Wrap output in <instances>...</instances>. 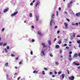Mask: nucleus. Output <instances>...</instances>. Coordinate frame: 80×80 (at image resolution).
<instances>
[{"mask_svg": "<svg viewBox=\"0 0 80 80\" xmlns=\"http://www.w3.org/2000/svg\"><path fill=\"white\" fill-rule=\"evenodd\" d=\"M44 70H46V71L47 70V68H44Z\"/></svg>", "mask_w": 80, "mask_h": 80, "instance_id": "a19ab883", "label": "nucleus"}, {"mask_svg": "<svg viewBox=\"0 0 80 80\" xmlns=\"http://www.w3.org/2000/svg\"><path fill=\"white\" fill-rule=\"evenodd\" d=\"M50 74L51 75L52 74H53V72H50Z\"/></svg>", "mask_w": 80, "mask_h": 80, "instance_id": "864d4df0", "label": "nucleus"}, {"mask_svg": "<svg viewBox=\"0 0 80 80\" xmlns=\"http://www.w3.org/2000/svg\"><path fill=\"white\" fill-rule=\"evenodd\" d=\"M50 25L51 27H52V19L51 21L50 22Z\"/></svg>", "mask_w": 80, "mask_h": 80, "instance_id": "a211bd4d", "label": "nucleus"}, {"mask_svg": "<svg viewBox=\"0 0 80 80\" xmlns=\"http://www.w3.org/2000/svg\"><path fill=\"white\" fill-rule=\"evenodd\" d=\"M38 71H35V70H34L33 71V73H35V74H36V73H38Z\"/></svg>", "mask_w": 80, "mask_h": 80, "instance_id": "ddd939ff", "label": "nucleus"}, {"mask_svg": "<svg viewBox=\"0 0 80 80\" xmlns=\"http://www.w3.org/2000/svg\"><path fill=\"white\" fill-rule=\"evenodd\" d=\"M73 63L75 65H77V66H78V65H80V64L78 63H76L75 62H74Z\"/></svg>", "mask_w": 80, "mask_h": 80, "instance_id": "39448f33", "label": "nucleus"}, {"mask_svg": "<svg viewBox=\"0 0 80 80\" xmlns=\"http://www.w3.org/2000/svg\"><path fill=\"white\" fill-rule=\"evenodd\" d=\"M52 17L53 18L55 17V14H53L52 15Z\"/></svg>", "mask_w": 80, "mask_h": 80, "instance_id": "b1692460", "label": "nucleus"}, {"mask_svg": "<svg viewBox=\"0 0 80 80\" xmlns=\"http://www.w3.org/2000/svg\"><path fill=\"white\" fill-rule=\"evenodd\" d=\"M54 73H55V74H57V72L55 71Z\"/></svg>", "mask_w": 80, "mask_h": 80, "instance_id": "bf43d9fd", "label": "nucleus"}, {"mask_svg": "<svg viewBox=\"0 0 80 80\" xmlns=\"http://www.w3.org/2000/svg\"><path fill=\"white\" fill-rule=\"evenodd\" d=\"M57 28H58V26H55V29H57Z\"/></svg>", "mask_w": 80, "mask_h": 80, "instance_id": "49530a36", "label": "nucleus"}, {"mask_svg": "<svg viewBox=\"0 0 80 80\" xmlns=\"http://www.w3.org/2000/svg\"><path fill=\"white\" fill-rule=\"evenodd\" d=\"M30 54L31 55H33V52L32 51H31L30 52Z\"/></svg>", "mask_w": 80, "mask_h": 80, "instance_id": "58836bf2", "label": "nucleus"}, {"mask_svg": "<svg viewBox=\"0 0 80 80\" xmlns=\"http://www.w3.org/2000/svg\"><path fill=\"white\" fill-rule=\"evenodd\" d=\"M55 47L56 48H59V47H60L59 46V45H57Z\"/></svg>", "mask_w": 80, "mask_h": 80, "instance_id": "2eb2a0df", "label": "nucleus"}, {"mask_svg": "<svg viewBox=\"0 0 80 80\" xmlns=\"http://www.w3.org/2000/svg\"><path fill=\"white\" fill-rule=\"evenodd\" d=\"M42 45H43V47L44 48H46L47 46L46 45H45V44L44 43H42Z\"/></svg>", "mask_w": 80, "mask_h": 80, "instance_id": "0eeeda50", "label": "nucleus"}, {"mask_svg": "<svg viewBox=\"0 0 80 80\" xmlns=\"http://www.w3.org/2000/svg\"><path fill=\"white\" fill-rule=\"evenodd\" d=\"M50 57H53V55L51 54H50Z\"/></svg>", "mask_w": 80, "mask_h": 80, "instance_id": "4d7b16f0", "label": "nucleus"}, {"mask_svg": "<svg viewBox=\"0 0 80 80\" xmlns=\"http://www.w3.org/2000/svg\"><path fill=\"white\" fill-rule=\"evenodd\" d=\"M69 60H70V61H71V60H72V55H69Z\"/></svg>", "mask_w": 80, "mask_h": 80, "instance_id": "423d86ee", "label": "nucleus"}, {"mask_svg": "<svg viewBox=\"0 0 80 80\" xmlns=\"http://www.w3.org/2000/svg\"><path fill=\"white\" fill-rule=\"evenodd\" d=\"M67 72H68V74L69 75V74H70V73H69V71L67 70Z\"/></svg>", "mask_w": 80, "mask_h": 80, "instance_id": "ea45409f", "label": "nucleus"}, {"mask_svg": "<svg viewBox=\"0 0 80 80\" xmlns=\"http://www.w3.org/2000/svg\"><path fill=\"white\" fill-rule=\"evenodd\" d=\"M78 69H80V66H79L78 67Z\"/></svg>", "mask_w": 80, "mask_h": 80, "instance_id": "052dcab7", "label": "nucleus"}, {"mask_svg": "<svg viewBox=\"0 0 80 80\" xmlns=\"http://www.w3.org/2000/svg\"><path fill=\"white\" fill-rule=\"evenodd\" d=\"M66 49H67L68 50V49H69V47H68V46H67L66 47Z\"/></svg>", "mask_w": 80, "mask_h": 80, "instance_id": "f704fd0d", "label": "nucleus"}, {"mask_svg": "<svg viewBox=\"0 0 80 80\" xmlns=\"http://www.w3.org/2000/svg\"><path fill=\"white\" fill-rule=\"evenodd\" d=\"M75 25L77 26H78V22H77L75 24Z\"/></svg>", "mask_w": 80, "mask_h": 80, "instance_id": "c85d7f7f", "label": "nucleus"}, {"mask_svg": "<svg viewBox=\"0 0 80 80\" xmlns=\"http://www.w3.org/2000/svg\"><path fill=\"white\" fill-rule=\"evenodd\" d=\"M64 13L65 14H67V12L66 11H64Z\"/></svg>", "mask_w": 80, "mask_h": 80, "instance_id": "72a5a7b5", "label": "nucleus"}, {"mask_svg": "<svg viewBox=\"0 0 80 80\" xmlns=\"http://www.w3.org/2000/svg\"><path fill=\"white\" fill-rule=\"evenodd\" d=\"M64 47H66V46H67V44H65L64 45Z\"/></svg>", "mask_w": 80, "mask_h": 80, "instance_id": "603ef678", "label": "nucleus"}, {"mask_svg": "<svg viewBox=\"0 0 80 80\" xmlns=\"http://www.w3.org/2000/svg\"><path fill=\"white\" fill-rule=\"evenodd\" d=\"M35 42V40L34 39H32V42Z\"/></svg>", "mask_w": 80, "mask_h": 80, "instance_id": "09e8293b", "label": "nucleus"}, {"mask_svg": "<svg viewBox=\"0 0 80 80\" xmlns=\"http://www.w3.org/2000/svg\"><path fill=\"white\" fill-rule=\"evenodd\" d=\"M48 43L49 45H50L52 44V43H51V41H48Z\"/></svg>", "mask_w": 80, "mask_h": 80, "instance_id": "f3484780", "label": "nucleus"}, {"mask_svg": "<svg viewBox=\"0 0 80 80\" xmlns=\"http://www.w3.org/2000/svg\"><path fill=\"white\" fill-rule=\"evenodd\" d=\"M8 10V8H6L5 9L4 11V13H5V12H7V11Z\"/></svg>", "mask_w": 80, "mask_h": 80, "instance_id": "9d476101", "label": "nucleus"}, {"mask_svg": "<svg viewBox=\"0 0 80 80\" xmlns=\"http://www.w3.org/2000/svg\"><path fill=\"white\" fill-rule=\"evenodd\" d=\"M3 44V42H0V46H1Z\"/></svg>", "mask_w": 80, "mask_h": 80, "instance_id": "e433bc0d", "label": "nucleus"}, {"mask_svg": "<svg viewBox=\"0 0 80 80\" xmlns=\"http://www.w3.org/2000/svg\"><path fill=\"white\" fill-rule=\"evenodd\" d=\"M42 73L43 75H45V71H42Z\"/></svg>", "mask_w": 80, "mask_h": 80, "instance_id": "a878e982", "label": "nucleus"}, {"mask_svg": "<svg viewBox=\"0 0 80 80\" xmlns=\"http://www.w3.org/2000/svg\"><path fill=\"white\" fill-rule=\"evenodd\" d=\"M62 73V72L61 71H59L58 72V74H60V73Z\"/></svg>", "mask_w": 80, "mask_h": 80, "instance_id": "7c9ffc66", "label": "nucleus"}, {"mask_svg": "<svg viewBox=\"0 0 80 80\" xmlns=\"http://www.w3.org/2000/svg\"><path fill=\"white\" fill-rule=\"evenodd\" d=\"M57 40V38H55L54 40V41H56Z\"/></svg>", "mask_w": 80, "mask_h": 80, "instance_id": "5fc2aeb1", "label": "nucleus"}, {"mask_svg": "<svg viewBox=\"0 0 80 80\" xmlns=\"http://www.w3.org/2000/svg\"><path fill=\"white\" fill-rule=\"evenodd\" d=\"M4 50L5 52H6V53H7L8 52V51H7V49L6 48Z\"/></svg>", "mask_w": 80, "mask_h": 80, "instance_id": "4be33fe9", "label": "nucleus"}, {"mask_svg": "<svg viewBox=\"0 0 80 80\" xmlns=\"http://www.w3.org/2000/svg\"><path fill=\"white\" fill-rule=\"evenodd\" d=\"M30 5L31 6H32V5H33V2H32L30 4Z\"/></svg>", "mask_w": 80, "mask_h": 80, "instance_id": "a18cd8bd", "label": "nucleus"}, {"mask_svg": "<svg viewBox=\"0 0 80 80\" xmlns=\"http://www.w3.org/2000/svg\"><path fill=\"white\" fill-rule=\"evenodd\" d=\"M39 3H40V2L38 1L36 4L35 7H37V6L39 4Z\"/></svg>", "mask_w": 80, "mask_h": 80, "instance_id": "1a4fd4ad", "label": "nucleus"}, {"mask_svg": "<svg viewBox=\"0 0 80 80\" xmlns=\"http://www.w3.org/2000/svg\"><path fill=\"white\" fill-rule=\"evenodd\" d=\"M7 45V43H4L3 44V46H6Z\"/></svg>", "mask_w": 80, "mask_h": 80, "instance_id": "cd10ccee", "label": "nucleus"}, {"mask_svg": "<svg viewBox=\"0 0 80 80\" xmlns=\"http://www.w3.org/2000/svg\"><path fill=\"white\" fill-rule=\"evenodd\" d=\"M72 36L73 37L75 38V33H73Z\"/></svg>", "mask_w": 80, "mask_h": 80, "instance_id": "aec40b11", "label": "nucleus"}, {"mask_svg": "<svg viewBox=\"0 0 80 80\" xmlns=\"http://www.w3.org/2000/svg\"><path fill=\"white\" fill-rule=\"evenodd\" d=\"M64 24L65 27V28H68V23L67 22H64Z\"/></svg>", "mask_w": 80, "mask_h": 80, "instance_id": "f03ea898", "label": "nucleus"}, {"mask_svg": "<svg viewBox=\"0 0 80 80\" xmlns=\"http://www.w3.org/2000/svg\"><path fill=\"white\" fill-rule=\"evenodd\" d=\"M61 77L62 78H63V79L65 77V74H63L61 75Z\"/></svg>", "mask_w": 80, "mask_h": 80, "instance_id": "f8f14e48", "label": "nucleus"}, {"mask_svg": "<svg viewBox=\"0 0 80 80\" xmlns=\"http://www.w3.org/2000/svg\"><path fill=\"white\" fill-rule=\"evenodd\" d=\"M58 44H61L62 43V41L61 40H60L58 42Z\"/></svg>", "mask_w": 80, "mask_h": 80, "instance_id": "412c9836", "label": "nucleus"}, {"mask_svg": "<svg viewBox=\"0 0 80 80\" xmlns=\"http://www.w3.org/2000/svg\"><path fill=\"white\" fill-rule=\"evenodd\" d=\"M80 15V13H78L76 14V16H79Z\"/></svg>", "mask_w": 80, "mask_h": 80, "instance_id": "393cba45", "label": "nucleus"}, {"mask_svg": "<svg viewBox=\"0 0 80 80\" xmlns=\"http://www.w3.org/2000/svg\"><path fill=\"white\" fill-rule=\"evenodd\" d=\"M72 25H75V24L74 23H72Z\"/></svg>", "mask_w": 80, "mask_h": 80, "instance_id": "774afa93", "label": "nucleus"}, {"mask_svg": "<svg viewBox=\"0 0 80 80\" xmlns=\"http://www.w3.org/2000/svg\"><path fill=\"white\" fill-rule=\"evenodd\" d=\"M78 57H80V53H79L78 54Z\"/></svg>", "mask_w": 80, "mask_h": 80, "instance_id": "de8ad7c7", "label": "nucleus"}, {"mask_svg": "<svg viewBox=\"0 0 80 80\" xmlns=\"http://www.w3.org/2000/svg\"><path fill=\"white\" fill-rule=\"evenodd\" d=\"M32 28H35V27H34V26H31Z\"/></svg>", "mask_w": 80, "mask_h": 80, "instance_id": "8fccbe9b", "label": "nucleus"}, {"mask_svg": "<svg viewBox=\"0 0 80 80\" xmlns=\"http://www.w3.org/2000/svg\"><path fill=\"white\" fill-rule=\"evenodd\" d=\"M41 53L43 55H45V51L42 50L41 51Z\"/></svg>", "mask_w": 80, "mask_h": 80, "instance_id": "7ed1b4c3", "label": "nucleus"}, {"mask_svg": "<svg viewBox=\"0 0 80 80\" xmlns=\"http://www.w3.org/2000/svg\"><path fill=\"white\" fill-rule=\"evenodd\" d=\"M22 62H23V60H22L19 62V65H20V64H22Z\"/></svg>", "mask_w": 80, "mask_h": 80, "instance_id": "6ab92c4d", "label": "nucleus"}, {"mask_svg": "<svg viewBox=\"0 0 80 80\" xmlns=\"http://www.w3.org/2000/svg\"><path fill=\"white\" fill-rule=\"evenodd\" d=\"M38 35H39L40 36H42V34L40 31L38 32Z\"/></svg>", "mask_w": 80, "mask_h": 80, "instance_id": "9b49d317", "label": "nucleus"}, {"mask_svg": "<svg viewBox=\"0 0 80 80\" xmlns=\"http://www.w3.org/2000/svg\"><path fill=\"white\" fill-rule=\"evenodd\" d=\"M11 57H15V55L14 54H11Z\"/></svg>", "mask_w": 80, "mask_h": 80, "instance_id": "4c0bfd02", "label": "nucleus"}, {"mask_svg": "<svg viewBox=\"0 0 80 80\" xmlns=\"http://www.w3.org/2000/svg\"><path fill=\"white\" fill-rule=\"evenodd\" d=\"M72 43V41L69 42V43Z\"/></svg>", "mask_w": 80, "mask_h": 80, "instance_id": "0e129e2a", "label": "nucleus"}, {"mask_svg": "<svg viewBox=\"0 0 80 80\" xmlns=\"http://www.w3.org/2000/svg\"><path fill=\"white\" fill-rule=\"evenodd\" d=\"M20 78H21V77H20L18 78L17 80H18L19 79H20Z\"/></svg>", "mask_w": 80, "mask_h": 80, "instance_id": "c03bdc74", "label": "nucleus"}, {"mask_svg": "<svg viewBox=\"0 0 80 80\" xmlns=\"http://www.w3.org/2000/svg\"><path fill=\"white\" fill-rule=\"evenodd\" d=\"M74 57H78V54H74Z\"/></svg>", "mask_w": 80, "mask_h": 80, "instance_id": "dca6fc26", "label": "nucleus"}, {"mask_svg": "<svg viewBox=\"0 0 80 80\" xmlns=\"http://www.w3.org/2000/svg\"><path fill=\"white\" fill-rule=\"evenodd\" d=\"M17 13H18V11L14 12L13 14H12L11 15V17H13V16H15V15H17Z\"/></svg>", "mask_w": 80, "mask_h": 80, "instance_id": "f257e3e1", "label": "nucleus"}, {"mask_svg": "<svg viewBox=\"0 0 80 80\" xmlns=\"http://www.w3.org/2000/svg\"><path fill=\"white\" fill-rule=\"evenodd\" d=\"M60 33V31H57V33H58H58Z\"/></svg>", "mask_w": 80, "mask_h": 80, "instance_id": "3c124183", "label": "nucleus"}, {"mask_svg": "<svg viewBox=\"0 0 80 80\" xmlns=\"http://www.w3.org/2000/svg\"><path fill=\"white\" fill-rule=\"evenodd\" d=\"M66 20H68V22H70V19H68V18H67Z\"/></svg>", "mask_w": 80, "mask_h": 80, "instance_id": "79ce46f5", "label": "nucleus"}, {"mask_svg": "<svg viewBox=\"0 0 80 80\" xmlns=\"http://www.w3.org/2000/svg\"><path fill=\"white\" fill-rule=\"evenodd\" d=\"M77 37H80V35H78L77 36Z\"/></svg>", "mask_w": 80, "mask_h": 80, "instance_id": "e2e57ef3", "label": "nucleus"}, {"mask_svg": "<svg viewBox=\"0 0 80 80\" xmlns=\"http://www.w3.org/2000/svg\"><path fill=\"white\" fill-rule=\"evenodd\" d=\"M4 30H5V28H2V32H3V31H4Z\"/></svg>", "mask_w": 80, "mask_h": 80, "instance_id": "c756f323", "label": "nucleus"}, {"mask_svg": "<svg viewBox=\"0 0 80 80\" xmlns=\"http://www.w3.org/2000/svg\"><path fill=\"white\" fill-rule=\"evenodd\" d=\"M57 16L58 15V11H57Z\"/></svg>", "mask_w": 80, "mask_h": 80, "instance_id": "6e6d98bb", "label": "nucleus"}, {"mask_svg": "<svg viewBox=\"0 0 80 80\" xmlns=\"http://www.w3.org/2000/svg\"><path fill=\"white\" fill-rule=\"evenodd\" d=\"M18 60V58H16V60Z\"/></svg>", "mask_w": 80, "mask_h": 80, "instance_id": "13d9d810", "label": "nucleus"}, {"mask_svg": "<svg viewBox=\"0 0 80 80\" xmlns=\"http://www.w3.org/2000/svg\"><path fill=\"white\" fill-rule=\"evenodd\" d=\"M32 14L31 13L29 14V16H30V17H32Z\"/></svg>", "mask_w": 80, "mask_h": 80, "instance_id": "37998d69", "label": "nucleus"}, {"mask_svg": "<svg viewBox=\"0 0 80 80\" xmlns=\"http://www.w3.org/2000/svg\"><path fill=\"white\" fill-rule=\"evenodd\" d=\"M10 48L9 47V46H8L7 47V50H8V49H9V48Z\"/></svg>", "mask_w": 80, "mask_h": 80, "instance_id": "c9c22d12", "label": "nucleus"}, {"mask_svg": "<svg viewBox=\"0 0 80 80\" xmlns=\"http://www.w3.org/2000/svg\"><path fill=\"white\" fill-rule=\"evenodd\" d=\"M52 77H55V76L54 75H52Z\"/></svg>", "mask_w": 80, "mask_h": 80, "instance_id": "338daca9", "label": "nucleus"}, {"mask_svg": "<svg viewBox=\"0 0 80 80\" xmlns=\"http://www.w3.org/2000/svg\"><path fill=\"white\" fill-rule=\"evenodd\" d=\"M72 51H70L69 52V54L70 55H71V54H72Z\"/></svg>", "mask_w": 80, "mask_h": 80, "instance_id": "2f4dec72", "label": "nucleus"}, {"mask_svg": "<svg viewBox=\"0 0 80 80\" xmlns=\"http://www.w3.org/2000/svg\"><path fill=\"white\" fill-rule=\"evenodd\" d=\"M35 2V0H33L32 1V3H34Z\"/></svg>", "mask_w": 80, "mask_h": 80, "instance_id": "680f3d73", "label": "nucleus"}, {"mask_svg": "<svg viewBox=\"0 0 80 80\" xmlns=\"http://www.w3.org/2000/svg\"><path fill=\"white\" fill-rule=\"evenodd\" d=\"M8 62H7V63H6L4 64V66L6 67H7L8 66Z\"/></svg>", "mask_w": 80, "mask_h": 80, "instance_id": "4468645a", "label": "nucleus"}, {"mask_svg": "<svg viewBox=\"0 0 80 80\" xmlns=\"http://www.w3.org/2000/svg\"><path fill=\"white\" fill-rule=\"evenodd\" d=\"M36 21H38L39 19V16L38 15L37 16H36Z\"/></svg>", "mask_w": 80, "mask_h": 80, "instance_id": "6e6552de", "label": "nucleus"}, {"mask_svg": "<svg viewBox=\"0 0 80 80\" xmlns=\"http://www.w3.org/2000/svg\"><path fill=\"white\" fill-rule=\"evenodd\" d=\"M55 64L56 65H59V63L58 62H56Z\"/></svg>", "mask_w": 80, "mask_h": 80, "instance_id": "bb28decb", "label": "nucleus"}, {"mask_svg": "<svg viewBox=\"0 0 80 80\" xmlns=\"http://www.w3.org/2000/svg\"><path fill=\"white\" fill-rule=\"evenodd\" d=\"M68 8H70V6H71V4H68Z\"/></svg>", "mask_w": 80, "mask_h": 80, "instance_id": "5701e85b", "label": "nucleus"}, {"mask_svg": "<svg viewBox=\"0 0 80 80\" xmlns=\"http://www.w3.org/2000/svg\"><path fill=\"white\" fill-rule=\"evenodd\" d=\"M77 42L78 43H80V40H78Z\"/></svg>", "mask_w": 80, "mask_h": 80, "instance_id": "473e14b6", "label": "nucleus"}, {"mask_svg": "<svg viewBox=\"0 0 80 80\" xmlns=\"http://www.w3.org/2000/svg\"><path fill=\"white\" fill-rule=\"evenodd\" d=\"M15 69H17V68H18L16 66L15 67Z\"/></svg>", "mask_w": 80, "mask_h": 80, "instance_id": "69168bd1", "label": "nucleus"}, {"mask_svg": "<svg viewBox=\"0 0 80 80\" xmlns=\"http://www.w3.org/2000/svg\"><path fill=\"white\" fill-rule=\"evenodd\" d=\"M74 76H72L71 77H70L69 78V80H74Z\"/></svg>", "mask_w": 80, "mask_h": 80, "instance_id": "20e7f679", "label": "nucleus"}]
</instances>
